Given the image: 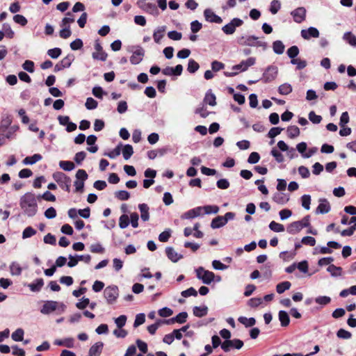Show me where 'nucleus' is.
Wrapping results in <instances>:
<instances>
[{"mask_svg": "<svg viewBox=\"0 0 356 356\" xmlns=\"http://www.w3.org/2000/svg\"><path fill=\"white\" fill-rule=\"evenodd\" d=\"M38 211V205L34 194L26 193L24 195V213L28 216H35Z\"/></svg>", "mask_w": 356, "mask_h": 356, "instance_id": "obj_1", "label": "nucleus"}, {"mask_svg": "<svg viewBox=\"0 0 356 356\" xmlns=\"http://www.w3.org/2000/svg\"><path fill=\"white\" fill-rule=\"evenodd\" d=\"M66 309V305L63 302L54 300L46 301L40 309L42 314H49L53 312H56L58 314H63Z\"/></svg>", "mask_w": 356, "mask_h": 356, "instance_id": "obj_2", "label": "nucleus"}, {"mask_svg": "<svg viewBox=\"0 0 356 356\" xmlns=\"http://www.w3.org/2000/svg\"><path fill=\"white\" fill-rule=\"evenodd\" d=\"M238 42L241 45L261 47L263 50L268 48L267 42L259 40V38L255 35L241 36L238 38Z\"/></svg>", "mask_w": 356, "mask_h": 356, "instance_id": "obj_3", "label": "nucleus"}, {"mask_svg": "<svg viewBox=\"0 0 356 356\" xmlns=\"http://www.w3.org/2000/svg\"><path fill=\"white\" fill-rule=\"evenodd\" d=\"M54 179L59 186L67 192L70 191L71 179L62 172H56L53 174Z\"/></svg>", "mask_w": 356, "mask_h": 356, "instance_id": "obj_4", "label": "nucleus"}, {"mask_svg": "<svg viewBox=\"0 0 356 356\" xmlns=\"http://www.w3.org/2000/svg\"><path fill=\"white\" fill-rule=\"evenodd\" d=\"M76 180L74 181V185L75 186L76 193H83L84 188V181L88 179V175L86 170L79 169L76 173Z\"/></svg>", "mask_w": 356, "mask_h": 356, "instance_id": "obj_5", "label": "nucleus"}, {"mask_svg": "<svg viewBox=\"0 0 356 356\" xmlns=\"http://www.w3.org/2000/svg\"><path fill=\"white\" fill-rule=\"evenodd\" d=\"M104 296L108 304L114 303L119 296V290L118 286L115 285L107 286L104 290Z\"/></svg>", "mask_w": 356, "mask_h": 356, "instance_id": "obj_6", "label": "nucleus"}, {"mask_svg": "<svg viewBox=\"0 0 356 356\" xmlns=\"http://www.w3.org/2000/svg\"><path fill=\"white\" fill-rule=\"evenodd\" d=\"M146 1L147 0H138L137 1L138 6L147 13L153 16H158L159 12L156 4L146 2Z\"/></svg>", "mask_w": 356, "mask_h": 356, "instance_id": "obj_7", "label": "nucleus"}, {"mask_svg": "<svg viewBox=\"0 0 356 356\" xmlns=\"http://www.w3.org/2000/svg\"><path fill=\"white\" fill-rule=\"evenodd\" d=\"M277 74V67L274 65H269L264 72L261 80L264 83H270L276 79Z\"/></svg>", "mask_w": 356, "mask_h": 356, "instance_id": "obj_8", "label": "nucleus"}, {"mask_svg": "<svg viewBox=\"0 0 356 356\" xmlns=\"http://www.w3.org/2000/svg\"><path fill=\"white\" fill-rule=\"evenodd\" d=\"M243 24V21L240 18L235 17L233 18L230 22L225 24L224 26L222 27V31L225 33L226 35H232L233 34L236 29L237 27H239L242 26Z\"/></svg>", "mask_w": 356, "mask_h": 356, "instance_id": "obj_9", "label": "nucleus"}, {"mask_svg": "<svg viewBox=\"0 0 356 356\" xmlns=\"http://www.w3.org/2000/svg\"><path fill=\"white\" fill-rule=\"evenodd\" d=\"M132 55L130 57V62L132 65L139 64L143 59L145 50L140 46L132 47Z\"/></svg>", "mask_w": 356, "mask_h": 356, "instance_id": "obj_10", "label": "nucleus"}, {"mask_svg": "<svg viewBox=\"0 0 356 356\" xmlns=\"http://www.w3.org/2000/svg\"><path fill=\"white\" fill-rule=\"evenodd\" d=\"M307 10L304 7H298L291 12L293 21L298 24H300L306 19Z\"/></svg>", "mask_w": 356, "mask_h": 356, "instance_id": "obj_11", "label": "nucleus"}, {"mask_svg": "<svg viewBox=\"0 0 356 356\" xmlns=\"http://www.w3.org/2000/svg\"><path fill=\"white\" fill-rule=\"evenodd\" d=\"M95 49L96 51L92 54V58L97 60L105 61L107 58V54L103 50V48L98 40L95 42Z\"/></svg>", "mask_w": 356, "mask_h": 356, "instance_id": "obj_12", "label": "nucleus"}, {"mask_svg": "<svg viewBox=\"0 0 356 356\" xmlns=\"http://www.w3.org/2000/svg\"><path fill=\"white\" fill-rule=\"evenodd\" d=\"M204 17L207 22L211 23L221 24L222 19L217 15L211 8H206L204 10Z\"/></svg>", "mask_w": 356, "mask_h": 356, "instance_id": "obj_13", "label": "nucleus"}, {"mask_svg": "<svg viewBox=\"0 0 356 356\" xmlns=\"http://www.w3.org/2000/svg\"><path fill=\"white\" fill-rule=\"evenodd\" d=\"M162 74L165 76H179L182 74L183 66L180 64L177 65L175 67H166L162 70Z\"/></svg>", "mask_w": 356, "mask_h": 356, "instance_id": "obj_14", "label": "nucleus"}, {"mask_svg": "<svg viewBox=\"0 0 356 356\" xmlns=\"http://www.w3.org/2000/svg\"><path fill=\"white\" fill-rule=\"evenodd\" d=\"M255 58L250 57L245 60H242L239 64L234 65L232 67V70L244 72L247 70L249 67L254 65L255 64Z\"/></svg>", "mask_w": 356, "mask_h": 356, "instance_id": "obj_15", "label": "nucleus"}, {"mask_svg": "<svg viewBox=\"0 0 356 356\" xmlns=\"http://www.w3.org/2000/svg\"><path fill=\"white\" fill-rule=\"evenodd\" d=\"M300 35L305 40H309L311 38H318L319 31L316 28L311 26L307 29H302Z\"/></svg>", "mask_w": 356, "mask_h": 356, "instance_id": "obj_16", "label": "nucleus"}, {"mask_svg": "<svg viewBox=\"0 0 356 356\" xmlns=\"http://www.w3.org/2000/svg\"><path fill=\"white\" fill-rule=\"evenodd\" d=\"M165 251L167 257L174 263L183 258V255L177 252L172 247H166Z\"/></svg>", "mask_w": 356, "mask_h": 356, "instance_id": "obj_17", "label": "nucleus"}, {"mask_svg": "<svg viewBox=\"0 0 356 356\" xmlns=\"http://www.w3.org/2000/svg\"><path fill=\"white\" fill-rule=\"evenodd\" d=\"M330 203L326 199H320L319 204L316 209V213L325 214L330 211Z\"/></svg>", "mask_w": 356, "mask_h": 356, "instance_id": "obj_18", "label": "nucleus"}, {"mask_svg": "<svg viewBox=\"0 0 356 356\" xmlns=\"http://www.w3.org/2000/svg\"><path fill=\"white\" fill-rule=\"evenodd\" d=\"M273 200L279 204H285L289 200V196L282 191L275 193L273 195Z\"/></svg>", "mask_w": 356, "mask_h": 356, "instance_id": "obj_19", "label": "nucleus"}, {"mask_svg": "<svg viewBox=\"0 0 356 356\" xmlns=\"http://www.w3.org/2000/svg\"><path fill=\"white\" fill-rule=\"evenodd\" d=\"M202 211V208L201 207H197L194 209H190L188 211L185 212L181 218L184 219H192L196 218L201 215Z\"/></svg>", "mask_w": 356, "mask_h": 356, "instance_id": "obj_20", "label": "nucleus"}, {"mask_svg": "<svg viewBox=\"0 0 356 356\" xmlns=\"http://www.w3.org/2000/svg\"><path fill=\"white\" fill-rule=\"evenodd\" d=\"M138 209L140 211V218L144 221H148L149 220V208L148 205L145 203H142L138 204Z\"/></svg>", "mask_w": 356, "mask_h": 356, "instance_id": "obj_21", "label": "nucleus"}, {"mask_svg": "<svg viewBox=\"0 0 356 356\" xmlns=\"http://www.w3.org/2000/svg\"><path fill=\"white\" fill-rule=\"evenodd\" d=\"M104 347V343L99 341L92 345L89 349V355L91 356H99Z\"/></svg>", "mask_w": 356, "mask_h": 356, "instance_id": "obj_22", "label": "nucleus"}, {"mask_svg": "<svg viewBox=\"0 0 356 356\" xmlns=\"http://www.w3.org/2000/svg\"><path fill=\"white\" fill-rule=\"evenodd\" d=\"M302 229V225L298 221H295L290 223L287 227L286 231L290 234H296Z\"/></svg>", "mask_w": 356, "mask_h": 356, "instance_id": "obj_23", "label": "nucleus"}, {"mask_svg": "<svg viewBox=\"0 0 356 356\" xmlns=\"http://www.w3.org/2000/svg\"><path fill=\"white\" fill-rule=\"evenodd\" d=\"M216 275L213 272L204 269L201 281L203 284L209 285L214 281Z\"/></svg>", "mask_w": 356, "mask_h": 356, "instance_id": "obj_24", "label": "nucleus"}, {"mask_svg": "<svg viewBox=\"0 0 356 356\" xmlns=\"http://www.w3.org/2000/svg\"><path fill=\"white\" fill-rule=\"evenodd\" d=\"M193 313L195 316L202 318L205 316L208 313V307L206 305L195 306L193 308Z\"/></svg>", "mask_w": 356, "mask_h": 356, "instance_id": "obj_25", "label": "nucleus"}, {"mask_svg": "<svg viewBox=\"0 0 356 356\" xmlns=\"http://www.w3.org/2000/svg\"><path fill=\"white\" fill-rule=\"evenodd\" d=\"M279 321L282 327H286L290 323V318L289 314L284 310H280L278 314Z\"/></svg>", "mask_w": 356, "mask_h": 356, "instance_id": "obj_26", "label": "nucleus"}, {"mask_svg": "<svg viewBox=\"0 0 356 356\" xmlns=\"http://www.w3.org/2000/svg\"><path fill=\"white\" fill-rule=\"evenodd\" d=\"M166 26H159L153 33V38L156 43H160L161 40L163 37V33L165 31Z\"/></svg>", "mask_w": 356, "mask_h": 356, "instance_id": "obj_27", "label": "nucleus"}, {"mask_svg": "<svg viewBox=\"0 0 356 356\" xmlns=\"http://www.w3.org/2000/svg\"><path fill=\"white\" fill-rule=\"evenodd\" d=\"M54 343L56 346H65L69 348H73L74 346L73 338H66L63 340L56 339Z\"/></svg>", "mask_w": 356, "mask_h": 356, "instance_id": "obj_28", "label": "nucleus"}, {"mask_svg": "<svg viewBox=\"0 0 356 356\" xmlns=\"http://www.w3.org/2000/svg\"><path fill=\"white\" fill-rule=\"evenodd\" d=\"M216 98L215 95L211 92V90H209L204 96V103L210 106H215L216 104Z\"/></svg>", "mask_w": 356, "mask_h": 356, "instance_id": "obj_29", "label": "nucleus"}, {"mask_svg": "<svg viewBox=\"0 0 356 356\" xmlns=\"http://www.w3.org/2000/svg\"><path fill=\"white\" fill-rule=\"evenodd\" d=\"M226 225V220L221 216H218L213 218L211 223V227L213 229H218Z\"/></svg>", "mask_w": 356, "mask_h": 356, "instance_id": "obj_30", "label": "nucleus"}, {"mask_svg": "<svg viewBox=\"0 0 356 356\" xmlns=\"http://www.w3.org/2000/svg\"><path fill=\"white\" fill-rule=\"evenodd\" d=\"M240 323L243 324L245 327H252L256 323V320L253 317L247 318L245 316H240L238 318Z\"/></svg>", "mask_w": 356, "mask_h": 356, "instance_id": "obj_31", "label": "nucleus"}, {"mask_svg": "<svg viewBox=\"0 0 356 356\" xmlns=\"http://www.w3.org/2000/svg\"><path fill=\"white\" fill-rule=\"evenodd\" d=\"M285 46L281 40H275L273 42V49L276 54H282L284 51Z\"/></svg>", "mask_w": 356, "mask_h": 356, "instance_id": "obj_32", "label": "nucleus"}, {"mask_svg": "<svg viewBox=\"0 0 356 356\" xmlns=\"http://www.w3.org/2000/svg\"><path fill=\"white\" fill-rule=\"evenodd\" d=\"M287 136L290 138H295L298 137L300 134V129L296 125H291L288 127L286 129Z\"/></svg>", "mask_w": 356, "mask_h": 356, "instance_id": "obj_33", "label": "nucleus"}, {"mask_svg": "<svg viewBox=\"0 0 356 356\" xmlns=\"http://www.w3.org/2000/svg\"><path fill=\"white\" fill-rule=\"evenodd\" d=\"M44 284V281L42 278L36 279L33 282L29 284V287L30 288L31 291L33 292H38L40 291L41 288L42 287Z\"/></svg>", "mask_w": 356, "mask_h": 356, "instance_id": "obj_34", "label": "nucleus"}, {"mask_svg": "<svg viewBox=\"0 0 356 356\" xmlns=\"http://www.w3.org/2000/svg\"><path fill=\"white\" fill-rule=\"evenodd\" d=\"M40 154H35L31 156H26L24 159V165H33L42 159Z\"/></svg>", "mask_w": 356, "mask_h": 356, "instance_id": "obj_35", "label": "nucleus"}, {"mask_svg": "<svg viewBox=\"0 0 356 356\" xmlns=\"http://www.w3.org/2000/svg\"><path fill=\"white\" fill-rule=\"evenodd\" d=\"M291 284L289 281L282 282L277 284L276 291L279 294L284 293L285 291L289 290Z\"/></svg>", "mask_w": 356, "mask_h": 356, "instance_id": "obj_36", "label": "nucleus"}, {"mask_svg": "<svg viewBox=\"0 0 356 356\" xmlns=\"http://www.w3.org/2000/svg\"><path fill=\"white\" fill-rule=\"evenodd\" d=\"M343 39L353 47H356V36L351 32H346L343 35Z\"/></svg>", "mask_w": 356, "mask_h": 356, "instance_id": "obj_37", "label": "nucleus"}, {"mask_svg": "<svg viewBox=\"0 0 356 356\" xmlns=\"http://www.w3.org/2000/svg\"><path fill=\"white\" fill-rule=\"evenodd\" d=\"M122 152L124 159L128 160L134 154L133 147L129 144H127L124 145Z\"/></svg>", "mask_w": 356, "mask_h": 356, "instance_id": "obj_38", "label": "nucleus"}, {"mask_svg": "<svg viewBox=\"0 0 356 356\" xmlns=\"http://www.w3.org/2000/svg\"><path fill=\"white\" fill-rule=\"evenodd\" d=\"M278 92L280 95H287L292 92V86L288 83H283L279 86Z\"/></svg>", "mask_w": 356, "mask_h": 356, "instance_id": "obj_39", "label": "nucleus"}, {"mask_svg": "<svg viewBox=\"0 0 356 356\" xmlns=\"http://www.w3.org/2000/svg\"><path fill=\"white\" fill-rule=\"evenodd\" d=\"M200 68L199 64L193 59L191 58L188 60V66H187V71L193 74L196 72Z\"/></svg>", "mask_w": 356, "mask_h": 356, "instance_id": "obj_40", "label": "nucleus"}, {"mask_svg": "<svg viewBox=\"0 0 356 356\" xmlns=\"http://www.w3.org/2000/svg\"><path fill=\"white\" fill-rule=\"evenodd\" d=\"M59 166L65 171H72L75 168L74 163L70 161H60Z\"/></svg>", "mask_w": 356, "mask_h": 356, "instance_id": "obj_41", "label": "nucleus"}, {"mask_svg": "<svg viewBox=\"0 0 356 356\" xmlns=\"http://www.w3.org/2000/svg\"><path fill=\"white\" fill-rule=\"evenodd\" d=\"M268 227L270 230L275 232H282L284 231V226L275 221H271Z\"/></svg>", "mask_w": 356, "mask_h": 356, "instance_id": "obj_42", "label": "nucleus"}, {"mask_svg": "<svg viewBox=\"0 0 356 356\" xmlns=\"http://www.w3.org/2000/svg\"><path fill=\"white\" fill-rule=\"evenodd\" d=\"M12 119L10 116L7 115L2 118L0 125V130L1 131H5L8 127L11 124Z\"/></svg>", "mask_w": 356, "mask_h": 356, "instance_id": "obj_43", "label": "nucleus"}, {"mask_svg": "<svg viewBox=\"0 0 356 356\" xmlns=\"http://www.w3.org/2000/svg\"><path fill=\"white\" fill-rule=\"evenodd\" d=\"M327 271L330 273L332 276L336 277L341 275L342 268L341 267L336 266L334 264H330L327 267Z\"/></svg>", "mask_w": 356, "mask_h": 356, "instance_id": "obj_44", "label": "nucleus"}, {"mask_svg": "<svg viewBox=\"0 0 356 356\" xmlns=\"http://www.w3.org/2000/svg\"><path fill=\"white\" fill-rule=\"evenodd\" d=\"M205 214H216L219 211V207L216 205H207L201 207Z\"/></svg>", "mask_w": 356, "mask_h": 356, "instance_id": "obj_45", "label": "nucleus"}, {"mask_svg": "<svg viewBox=\"0 0 356 356\" xmlns=\"http://www.w3.org/2000/svg\"><path fill=\"white\" fill-rule=\"evenodd\" d=\"M115 197L120 200H127L130 197V194L124 190L118 191L115 193Z\"/></svg>", "mask_w": 356, "mask_h": 356, "instance_id": "obj_46", "label": "nucleus"}, {"mask_svg": "<svg viewBox=\"0 0 356 356\" xmlns=\"http://www.w3.org/2000/svg\"><path fill=\"white\" fill-rule=\"evenodd\" d=\"M10 270L12 275H20L22 272L20 264L17 262H13L10 266Z\"/></svg>", "mask_w": 356, "mask_h": 356, "instance_id": "obj_47", "label": "nucleus"}, {"mask_svg": "<svg viewBox=\"0 0 356 356\" xmlns=\"http://www.w3.org/2000/svg\"><path fill=\"white\" fill-rule=\"evenodd\" d=\"M291 63L292 65H296V70H298L304 69L307 65V61L305 60H300L298 58H293L291 60Z\"/></svg>", "mask_w": 356, "mask_h": 356, "instance_id": "obj_48", "label": "nucleus"}, {"mask_svg": "<svg viewBox=\"0 0 356 356\" xmlns=\"http://www.w3.org/2000/svg\"><path fill=\"white\" fill-rule=\"evenodd\" d=\"M129 218L126 214H122L119 218V227L121 229H125L129 226Z\"/></svg>", "mask_w": 356, "mask_h": 356, "instance_id": "obj_49", "label": "nucleus"}, {"mask_svg": "<svg viewBox=\"0 0 356 356\" xmlns=\"http://www.w3.org/2000/svg\"><path fill=\"white\" fill-rule=\"evenodd\" d=\"M287 56L291 60L296 58L299 54V49L297 46L294 45L288 49L286 51Z\"/></svg>", "mask_w": 356, "mask_h": 356, "instance_id": "obj_50", "label": "nucleus"}, {"mask_svg": "<svg viewBox=\"0 0 356 356\" xmlns=\"http://www.w3.org/2000/svg\"><path fill=\"white\" fill-rule=\"evenodd\" d=\"M85 106H86L87 109H88V110H93V109H95L97 107L98 103L93 98L88 97L86 99V102Z\"/></svg>", "mask_w": 356, "mask_h": 356, "instance_id": "obj_51", "label": "nucleus"}, {"mask_svg": "<svg viewBox=\"0 0 356 356\" xmlns=\"http://www.w3.org/2000/svg\"><path fill=\"white\" fill-rule=\"evenodd\" d=\"M74 59V55L68 54L65 58H63L60 62L62 63L63 66H64L65 68H68L70 67Z\"/></svg>", "mask_w": 356, "mask_h": 356, "instance_id": "obj_52", "label": "nucleus"}, {"mask_svg": "<svg viewBox=\"0 0 356 356\" xmlns=\"http://www.w3.org/2000/svg\"><path fill=\"white\" fill-rule=\"evenodd\" d=\"M308 118L313 124H319L322 120V117L316 115L313 111L309 113Z\"/></svg>", "mask_w": 356, "mask_h": 356, "instance_id": "obj_53", "label": "nucleus"}, {"mask_svg": "<svg viewBox=\"0 0 356 356\" xmlns=\"http://www.w3.org/2000/svg\"><path fill=\"white\" fill-rule=\"evenodd\" d=\"M301 202L302 207L306 210H309L310 209L311 196L309 195H303L301 197Z\"/></svg>", "mask_w": 356, "mask_h": 356, "instance_id": "obj_54", "label": "nucleus"}, {"mask_svg": "<svg viewBox=\"0 0 356 356\" xmlns=\"http://www.w3.org/2000/svg\"><path fill=\"white\" fill-rule=\"evenodd\" d=\"M315 302L321 305H326L331 302V298L328 296H321L315 298Z\"/></svg>", "mask_w": 356, "mask_h": 356, "instance_id": "obj_55", "label": "nucleus"}, {"mask_svg": "<svg viewBox=\"0 0 356 356\" xmlns=\"http://www.w3.org/2000/svg\"><path fill=\"white\" fill-rule=\"evenodd\" d=\"M62 51L58 47H55L54 49H50L47 51V54L53 59H56L60 56Z\"/></svg>", "mask_w": 356, "mask_h": 356, "instance_id": "obj_56", "label": "nucleus"}, {"mask_svg": "<svg viewBox=\"0 0 356 356\" xmlns=\"http://www.w3.org/2000/svg\"><path fill=\"white\" fill-rule=\"evenodd\" d=\"M92 92L95 97L99 99H102L103 95L106 94V92L104 91L102 88L100 86H95L92 88Z\"/></svg>", "mask_w": 356, "mask_h": 356, "instance_id": "obj_57", "label": "nucleus"}, {"mask_svg": "<svg viewBox=\"0 0 356 356\" xmlns=\"http://www.w3.org/2000/svg\"><path fill=\"white\" fill-rule=\"evenodd\" d=\"M281 8L280 2L278 0H273L270 3V11L272 14H276Z\"/></svg>", "mask_w": 356, "mask_h": 356, "instance_id": "obj_58", "label": "nucleus"}, {"mask_svg": "<svg viewBox=\"0 0 356 356\" xmlns=\"http://www.w3.org/2000/svg\"><path fill=\"white\" fill-rule=\"evenodd\" d=\"M270 154L277 163H282L284 161V156L276 148H273Z\"/></svg>", "mask_w": 356, "mask_h": 356, "instance_id": "obj_59", "label": "nucleus"}, {"mask_svg": "<svg viewBox=\"0 0 356 356\" xmlns=\"http://www.w3.org/2000/svg\"><path fill=\"white\" fill-rule=\"evenodd\" d=\"M337 336L338 338L340 339H348L351 337L352 334L350 332L343 328H341L337 331Z\"/></svg>", "mask_w": 356, "mask_h": 356, "instance_id": "obj_60", "label": "nucleus"}, {"mask_svg": "<svg viewBox=\"0 0 356 356\" xmlns=\"http://www.w3.org/2000/svg\"><path fill=\"white\" fill-rule=\"evenodd\" d=\"M145 321V316L143 313H140L136 316V318L134 323V327H137L139 325L143 324Z\"/></svg>", "mask_w": 356, "mask_h": 356, "instance_id": "obj_61", "label": "nucleus"}, {"mask_svg": "<svg viewBox=\"0 0 356 356\" xmlns=\"http://www.w3.org/2000/svg\"><path fill=\"white\" fill-rule=\"evenodd\" d=\"M171 236V230L170 229H165L159 235V240L161 242H167Z\"/></svg>", "mask_w": 356, "mask_h": 356, "instance_id": "obj_62", "label": "nucleus"}, {"mask_svg": "<svg viewBox=\"0 0 356 356\" xmlns=\"http://www.w3.org/2000/svg\"><path fill=\"white\" fill-rule=\"evenodd\" d=\"M229 181L227 179H220L216 182V186L220 189H227L229 187Z\"/></svg>", "mask_w": 356, "mask_h": 356, "instance_id": "obj_63", "label": "nucleus"}, {"mask_svg": "<svg viewBox=\"0 0 356 356\" xmlns=\"http://www.w3.org/2000/svg\"><path fill=\"white\" fill-rule=\"evenodd\" d=\"M263 302V300L260 298H250L248 302V305L250 307L255 308L259 306Z\"/></svg>", "mask_w": 356, "mask_h": 356, "instance_id": "obj_64", "label": "nucleus"}]
</instances>
